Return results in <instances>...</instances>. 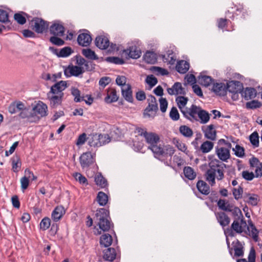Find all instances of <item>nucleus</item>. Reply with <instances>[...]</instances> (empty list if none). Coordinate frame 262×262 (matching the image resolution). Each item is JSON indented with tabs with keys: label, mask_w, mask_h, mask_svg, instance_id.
<instances>
[{
	"label": "nucleus",
	"mask_w": 262,
	"mask_h": 262,
	"mask_svg": "<svg viewBox=\"0 0 262 262\" xmlns=\"http://www.w3.org/2000/svg\"><path fill=\"white\" fill-rule=\"evenodd\" d=\"M67 87V83L66 81H60L53 85L49 92L63 96V91Z\"/></svg>",
	"instance_id": "obj_10"
},
{
	"label": "nucleus",
	"mask_w": 262,
	"mask_h": 262,
	"mask_svg": "<svg viewBox=\"0 0 262 262\" xmlns=\"http://www.w3.org/2000/svg\"><path fill=\"white\" fill-rule=\"evenodd\" d=\"M157 110H151L148 107H146L144 112V116L145 117L153 118L156 114Z\"/></svg>",
	"instance_id": "obj_61"
},
{
	"label": "nucleus",
	"mask_w": 262,
	"mask_h": 262,
	"mask_svg": "<svg viewBox=\"0 0 262 262\" xmlns=\"http://www.w3.org/2000/svg\"><path fill=\"white\" fill-rule=\"evenodd\" d=\"M225 165L218 160H213L209 163V169L206 173V179L209 184L214 186L215 184V177L218 180L224 177V167Z\"/></svg>",
	"instance_id": "obj_2"
},
{
	"label": "nucleus",
	"mask_w": 262,
	"mask_h": 262,
	"mask_svg": "<svg viewBox=\"0 0 262 262\" xmlns=\"http://www.w3.org/2000/svg\"><path fill=\"white\" fill-rule=\"evenodd\" d=\"M50 41L54 45L60 46L64 43V41L57 36H52L50 38Z\"/></svg>",
	"instance_id": "obj_60"
},
{
	"label": "nucleus",
	"mask_w": 262,
	"mask_h": 262,
	"mask_svg": "<svg viewBox=\"0 0 262 262\" xmlns=\"http://www.w3.org/2000/svg\"><path fill=\"white\" fill-rule=\"evenodd\" d=\"M111 82V79L108 77H102L99 81V85L102 86L103 88L105 87L107 84H108Z\"/></svg>",
	"instance_id": "obj_64"
},
{
	"label": "nucleus",
	"mask_w": 262,
	"mask_h": 262,
	"mask_svg": "<svg viewBox=\"0 0 262 262\" xmlns=\"http://www.w3.org/2000/svg\"><path fill=\"white\" fill-rule=\"evenodd\" d=\"M215 153L218 158L223 161H226L230 157V150L224 147H217Z\"/></svg>",
	"instance_id": "obj_14"
},
{
	"label": "nucleus",
	"mask_w": 262,
	"mask_h": 262,
	"mask_svg": "<svg viewBox=\"0 0 262 262\" xmlns=\"http://www.w3.org/2000/svg\"><path fill=\"white\" fill-rule=\"evenodd\" d=\"M246 201L249 204L253 206H256L258 202V196L256 194H247L245 196Z\"/></svg>",
	"instance_id": "obj_40"
},
{
	"label": "nucleus",
	"mask_w": 262,
	"mask_h": 262,
	"mask_svg": "<svg viewBox=\"0 0 262 262\" xmlns=\"http://www.w3.org/2000/svg\"><path fill=\"white\" fill-rule=\"evenodd\" d=\"M210 119V114L206 111L201 108L199 115L198 121L202 124L207 123Z\"/></svg>",
	"instance_id": "obj_33"
},
{
	"label": "nucleus",
	"mask_w": 262,
	"mask_h": 262,
	"mask_svg": "<svg viewBox=\"0 0 262 262\" xmlns=\"http://www.w3.org/2000/svg\"><path fill=\"white\" fill-rule=\"evenodd\" d=\"M217 222L222 227L228 226L230 222L229 217L224 212H217L215 214Z\"/></svg>",
	"instance_id": "obj_19"
},
{
	"label": "nucleus",
	"mask_w": 262,
	"mask_h": 262,
	"mask_svg": "<svg viewBox=\"0 0 262 262\" xmlns=\"http://www.w3.org/2000/svg\"><path fill=\"white\" fill-rule=\"evenodd\" d=\"M96 221L100 229L103 231H108L111 228V223L108 220V212L104 208L96 211Z\"/></svg>",
	"instance_id": "obj_3"
},
{
	"label": "nucleus",
	"mask_w": 262,
	"mask_h": 262,
	"mask_svg": "<svg viewBox=\"0 0 262 262\" xmlns=\"http://www.w3.org/2000/svg\"><path fill=\"white\" fill-rule=\"evenodd\" d=\"M32 110L33 112L36 116L38 115L40 117H42L47 115L48 106L41 101H39Z\"/></svg>",
	"instance_id": "obj_12"
},
{
	"label": "nucleus",
	"mask_w": 262,
	"mask_h": 262,
	"mask_svg": "<svg viewBox=\"0 0 262 262\" xmlns=\"http://www.w3.org/2000/svg\"><path fill=\"white\" fill-rule=\"evenodd\" d=\"M242 95L245 98V99L249 100L255 97V90L253 88H247L243 92Z\"/></svg>",
	"instance_id": "obj_38"
},
{
	"label": "nucleus",
	"mask_w": 262,
	"mask_h": 262,
	"mask_svg": "<svg viewBox=\"0 0 262 262\" xmlns=\"http://www.w3.org/2000/svg\"><path fill=\"white\" fill-rule=\"evenodd\" d=\"M148 144V149L151 150L157 158L160 156H171L174 152V149L170 145L162 147L159 144L160 137L158 134L153 132H149L144 138Z\"/></svg>",
	"instance_id": "obj_1"
},
{
	"label": "nucleus",
	"mask_w": 262,
	"mask_h": 262,
	"mask_svg": "<svg viewBox=\"0 0 262 262\" xmlns=\"http://www.w3.org/2000/svg\"><path fill=\"white\" fill-rule=\"evenodd\" d=\"M251 144L256 147L259 146V136L256 132H253L249 137Z\"/></svg>",
	"instance_id": "obj_48"
},
{
	"label": "nucleus",
	"mask_w": 262,
	"mask_h": 262,
	"mask_svg": "<svg viewBox=\"0 0 262 262\" xmlns=\"http://www.w3.org/2000/svg\"><path fill=\"white\" fill-rule=\"evenodd\" d=\"M72 52V49L70 47H67L60 50L57 55L59 57H66L69 56Z\"/></svg>",
	"instance_id": "obj_50"
},
{
	"label": "nucleus",
	"mask_w": 262,
	"mask_h": 262,
	"mask_svg": "<svg viewBox=\"0 0 262 262\" xmlns=\"http://www.w3.org/2000/svg\"><path fill=\"white\" fill-rule=\"evenodd\" d=\"M77 41L79 45L87 47L91 42L92 37L89 34L83 33L78 35Z\"/></svg>",
	"instance_id": "obj_20"
},
{
	"label": "nucleus",
	"mask_w": 262,
	"mask_h": 262,
	"mask_svg": "<svg viewBox=\"0 0 262 262\" xmlns=\"http://www.w3.org/2000/svg\"><path fill=\"white\" fill-rule=\"evenodd\" d=\"M242 176L247 181H251L255 177L253 172H249L247 170L243 171L242 172Z\"/></svg>",
	"instance_id": "obj_59"
},
{
	"label": "nucleus",
	"mask_w": 262,
	"mask_h": 262,
	"mask_svg": "<svg viewBox=\"0 0 262 262\" xmlns=\"http://www.w3.org/2000/svg\"><path fill=\"white\" fill-rule=\"evenodd\" d=\"M247 223L243 216L242 217L235 220L231 225V229L236 233H242L246 227Z\"/></svg>",
	"instance_id": "obj_6"
},
{
	"label": "nucleus",
	"mask_w": 262,
	"mask_h": 262,
	"mask_svg": "<svg viewBox=\"0 0 262 262\" xmlns=\"http://www.w3.org/2000/svg\"><path fill=\"white\" fill-rule=\"evenodd\" d=\"M148 105L147 107L151 109V110H158V104L156 101V98L153 96H149L148 99Z\"/></svg>",
	"instance_id": "obj_47"
},
{
	"label": "nucleus",
	"mask_w": 262,
	"mask_h": 262,
	"mask_svg": "<svg viewBox=\"0 0 262 262\" xmlns=\"http://www.w3.org/2000/svg\"><path fill=\"white\" fill-rule=\"evenodd\" d=\"M94 154L91 152L83 153L80 157V163L82 168L88 167L91 164L94 163Z\"/></svg>",
	"instance_id": "obj_8"
},
{
	"label": "nucleus",
	"mask_w": 262,
	"mask_h": 262,
	"mask_svg": "<svg viewBox=\"0 0 262 262\" xmlns=\"http://www.w3.org/2000/svg\"><path fill=\"white\" fill-rule=\"evenodd\" d=\"M96 46L100 49H106L110 45L108 38L104 35L97 36L95 40Z\"/></svg>",
	"instance_id": "obj_15"
},
{
	"label": "nucleus",
	"mask_w": 262,
	"mask_h": 262,
	"mask_svg": "<svg viewBox=\"0 0 262 262\" xmlns=\"http://www.w3.org/2000/svg\"><path fill=\"white\" fill-rule=\"evenodd\" d=\"M160 110L162 112H166L167 107L168 103L165 98H161L159 99Z\"/></svg>",
	"instance_id": "obj_63"
},
{
	"label": "nucleus",
	"mask_w": 262,
	"mask_h": 262,
	"mask_svg": "<svg viewBox=\"0 0 262 262\" xmlns=\"http://www.w3.org/2000/svg\"><path fill=\"white\" fill-rule=\"evenodd\" d=\"M239 84V82L231 81L227 84V91H228L230 93H239L240 89L238 88V85Z\"/></svg>",
	"instance_id": "obj_39"
},
{
	"label": "nucleus",
	"mask_w": 262,
	"mask_h": 262,
	"mask_svg": "<svg viewBox=\"0 0 262 262\" xmlns=\"http://www.w3.org/2000/svg\"><path fill=\"white\" fill-rule=\"evenodd\" d=\"M188 100V98L184 96H178L176 99V101L177 103L178 106L182 114L183 112H185L186 111L185 106H186Z\"/></svg>",
	"instance_id": "obj_31"
},
{
	"label": "nucleus",
	"mask_w": 262,
	"mask_h": 262,
	"mask_svg": "<svg viewBox=\"0 0 262 262\" xmlns=\"http://www.w3.org/2000/svg\"><path fill=\"white\" fill-rule=\"evenodd\" d=\"M116 83L122 87H124L125 85H127L126 78L124 76H118L116 79Z\"/></svg>",
	"instance_id": "obj_62"
},
{
	"label": "nucleus",
	"mask_w": 262,
	"mask_h": 262,
	"mask_svg": "<svg viewBox=\"0 0 262 262\" xmlns=\"http://www.w3.org/2000/svg\"><path fill=\"white\" fill-rule=\"evenodd\" d=\"M118 97L117 95L116 91L113 88H110L107 90V96L105 98V102L107 103H112L116 102L118 100Z\"/></svg>",
	"instance_id": "obj_25"
},
{
	"label": "nucleus",
	"mask_w": 262,
	"mask_h": 262,
	"mask_svg": "<svg viewBox=\"0 0 262 262\" xmlns=\"http://www.w3.org/2000/svg\"><path fill=\"white\" fill-rule=\"evenodd\" d=\"M51 225L50 219L48 217H44L40 223V228L43 230L48 229Z\"/></svg>",
	"instance_id": "obj_54"
},
{
	"label": "nucleus",
	"mask_w": 262,
	"mask_h": 262,
	"mask_svg": "<svg viewBox=\"0 0 262 262\" xmlns=\"http://www.w3.org/2000/svg\"><path fill=\"white\" fill-rule=\"evenodd\" d=\"M112 237L108 234L102 235L100 239V243L101 246L105 247H109L112 243Z\"/></svg>",
	"instance_id": "obj_35"
},
{
	"label": "nucleus",
	"mask_w": 262,
	"mask_h": 262,
	"mask_svg": "<svg viewBox=\"0 0 262 262\" xmlns=\"http://www.w3.org/2000/svg\"><path fill=\"white\" fill-rule=\"evenodd\" d=\"M248 222V226L247 227V230L249 232V235L255 242H257L258 241L259 231L251 220H249Z\"/></svg>",
	"instance_id": "obj_21"
},
{
	"label": "nucleus",
	"mask_w": 262,
	"mask_h": 262,
	"mask_svg": "<svg viewBox=\"0 0 262 262\" xmlns=\"http://www.w3.org/2000/svg\"><path fill=\"white\" fill-rule=\"evenodd\" d=\"M189 69V63L185 60L178 62L176 66L177 71L182 74L186 73Z\"/></svg>",
	"instance_id": "obj_29"
},
{
	"label": "nucleus",
	"mask_w": 262,
	"mask_h": 262,
	"mask_svg": "<svg viewBox=\"0 0 262 262\" xmlns=\"http://www.w3.org/2000/svg\"><path fill=\"white\" fill-rule=\"evenodd\" d=\"M212 90L219 95L224 96L227 92V86L222 82L213 83Z\"/></svg>",
	"instance_id": "obj_18"
},
{
	"label": "nucleus",
	"mask_w": 262,
	"mask_h": 262,
	"mask_svg": "<svg viewBox=\"0 0 262 262\" xmlns=\"http://www.w3.org/2000/svg\"><path fill=\"white\" fill-rule=\"evenodd\" d=\"M25 14V13H23ZM14 19L19 24L24 25L26 22V19L25 17L23 15V12L17 13L14 14Z\"/></svg>",
	"instance_id": "obj_53"
},
{
	"label": "nucleus",
	"mask_w": 262,
	"mask_h": 262,
	"mask_svg": "<svg viewBox=\"0 0 262 262\" xmlns=\"http://www.w3.org/2000/svg\"><path fill=\"white\" fill-rule=\"evenodd\" d=\"M232 192L234 199L236 200H238L242 196L243 189L241 186H238L237 188H233Z\"/></svg>",
	"instance_id": "obj_57"
},
{
	"label": "nucleus",
	"mask_w": 262,
	"mask_h": 262,
	"mask_svg": "<svg viewBox=\"0 0 262 262\" xmlns=\"http://www.w3.org/2000/svg\"><path fill=\"white\" fill-rule=\"evenodd\" d=\"M196 187L199 192L204 195H208L210 192L209 185L203 181H199L196 184Z\"/></svg>",
	"instance_id": "obj_27"
},
{
	"label": "nucleus",
	"mask_w": 262,
	"mask_h": 262,
	"mask_svg": "<svg viewBox=\"0 0 262 262\" xmlns=\"http://www.w3.org/2000/svg\"><path fill=\"white\" fill-rule=\"evenodd\" d=\"M180 133L185 137H191L193 135L192 129L186 125H181L179 128Z\"/></svg>",
	"instance_id": "obj_43"
},
{
	"label": "nucleus",
	"mask_w": 262,
	"mask_h": 262,
	"mask_svg": "<svg viewBox=\"0 0 262 262\" xmlns=\"http://www.w3.org/2000/svg\"><path fill=\"white\" fill-rule=\"evenodd\" d=\"M97 200L100 206H105L108 201L107 195L103 192H99L97 196Z\"/></svg>",
	"instance_id": "obj_45"
},
{
	"label": "nucleus",
	"mask_w": 262,
	"mask_h": 262,
	"mask_svg": "<svg viewBox=\"0 0 262 262\" xmlns=\"http://www.w3.org/2000/svg\"><path fill=\"white\" fill-rule=\"evenodd\" d=\"M95 182L96 185L100 186L101 188H104L107 185L106 180L100 173L96 175Z\"/></svg>",
	"instance_id": "obj_41"
},
{
	"label": "nucleus",
	"mask_w": 262,
	"mask_h": 262,
	"mask_svg": "<svg viewBox=\"0 0 262 262\" xmlns=\"http://www.w3.org/2000/svg\"><path fill=\"white\" fill-rule=\"evenodd\" d=\"M33 30L38 33H42L48 28V23L41 18H35L31 22Z\"/></svg>",
	"instance_id": "obj_5"
},
{
	"label": "nucleus",
	"mask_w": 262,
	"mask_h": 262,
	"mask_svg": "<svg viewBox=\"0 0 262 262\" xmlns=\"http://www.w3.org/2000/svg\"><path fill=\"white\" fill-rule=\"evenodd\" d=\"M65 213V210L61 206L56 207L52 213V218L55 222L58 221Z\"/></svg>",
	"instance_id": "obj_22"
},
{
	"label": "nucleus",
	"mask_w": 262,
	"mask_h": 262,
	"mask_svg": "<svg viewBox=\"0 0 262 262\" xmlns=\"http://www.w3.org/2000/svg\"><path fill=\"white\" fill-rule=\"evenodd\" d=\"M176 59V54L172 50H168L166 54L163 56V61L171 65L175 63Z\"/></svg>",
	"instance_id": "obj_26"
},
{
	"label": "nucleus",
	"mask_w": 262,
	"mask_h": 262,
	"mask_svg": "<svg viewBox=\"0 0 262 262\" xmlns=\"http://www.w3.org/2000/svg\"><path fill=\"white\" fill-rule=\"evenodd\" d=\"M183 172L185 177L190 180H194L196 177V173L191 167H185Z\"/></svg>",
	"instance_id": "obj_37"
},
{
	"label": "nucleus",
	"mask_w": 262,
	"mask_h": 262,
	"mask_svg": "<svg viewBox=\"0 0 262 262\" xmlns=\"http://www.w3.org/2000/svg\"><path fill=\"white\" fill-rule=\"evenodd\" d=\"M201 107L192 104L189 108H186V111L183 112V115L191 121H198V115Z\"/></svg>",
	"instance_id": "obj_4"
},
{
	"label": "nucleus",
	"mask_w": 262,
	"mask_h": 262,
	"mask_svg": "<svg viewBox=\"0 0 262 262\" xmlns=\"http://www.w3.org/2000/svg\"><path fill=\"white\" fill-rule=\"evenodd\" d=\"M98 136H99L100 146L109 143L111 141L110 136L107 134H98Z\"/></svg>",
	"instance_id": "obj_55"
},
{
	"label": "nucleus",
	"mask_w": 262,
	"mask_h": 262,
	"mask_svg": "<svg viewBox=\"0 0 262 262\" xmlns=\"http://www.w3.org/2000/svg\"><path fill=\"white\" fill-rule=\"evenodd\" d=\"M82 54L86 58L90 60H97L98 59V56L95 52L91 49L86 48L82 50Z\"/></svg>",
	"instance_id": "obj_34"
},
{
	"label": "nucleus",
	"mask_w": 262,
	"mask_h": 262,
	"mask_svg": "<svg viewBox=\"0 0 262 262\" xmlns=\"http://www.w3.org/2000/svg\"><path fill=\"white\" fill-rule=\"evenodd\" d=\"M121 92L123 97L126 101L129 102H133V98L132 96V91L131 86L129 84H127V85H125L124 87H122Z\"/></svg>",
	"instance_id": "obj_23"
},
{
	"label": "nucleus",
	"mask_w": 262,
	"mask_h": 262,
	"mask_svg": "<svg viewBox=\"0 0 262 262\" xmlns=\"http://www.w3.org/2000/svg\"><path fill=\"white\" fill-rule=\"evenodd\" d=\"M169 94L172 95H184L185 94V90L180 82H176L172 88L167 89Z\"/></svg>",
	"instance_id": "obj_16"
},
{
	"label": "nucleus",
	"mask_w": 262,
	"mask_h": 262,
	"mask_svg": "<svg viewBox=\"0 0 262 262\" xmlns=\"http://www.w3.org/2000/svg\"><path fill=\"white\" fill-rule=\"evenodd\" d=\"M198 82L204 86L207 87L213 83L214 80L209 76L200 75L198 77Z\"/></svg>",
	"instance_id": "obj_28"
},
{
	"label": "nucleus",
	"mask_w": 262,
	"mask_h": 262,
	"mask_svg": "<svg viewBox=\"0 0 262 262\" xmlns=\"http://www.w3.org/2000/svg\"><path fill=\"white\" fill-rule=\"evenodd\" d=\"M73 177L77 181H79L80 183L83 184H88L86 178L83 176L81 173L78 172L74 173H73Z\"/></svg>",
	"instance_id": "obj_58"
},
{
	"label": "nucleus",
	"mask_w": 262,
	"mask_h": 262,
	"mask_svg": "<svg viewBox=\"0 0 262 262\" xmlns=\"http://www.w3.org/2000/svg\"><path fill=\"white\" fill-rule=\"evenodd\" d=\"M12 169L14 172H17L20 168L21 162L19 157L15 155L11 158Z\"/></svg>",
	"instance_id": "obj_42"
},
{
	"label": "nucleus",
	"mask_w": 262,
	"mask_h": 262,
	"mask_svg": "<svg viewBox=\"0 0 262 262\" xmlns=\"http://www.w3.org/2000/svg\"><path fill=\"white\" fill-rule=\"evenodd\" d=\"M50 33L57 36H62L64 33V28L59 24L55 23L50 28Z\"/></svg>",
	"instance_id": "obj_17"
},
{
	"label": "nucleus",
	"mask_w": 262,
	"mask_h": 262,
	"mask_svg": "<svg viewBox=\"0 0 262 262\" xmlns=\"http://www.w3.org/2000/svg\"><path fill=\"white\" fill-rule=\"evenodd\" d=\"M232 150L234 151V154L236 156L242 158L245 156V150L243 147L239 145H236L235 148H233Z\"/></svg>",
	"instance_id": "obj_52"
},
{
	"label": "nucleus",
	"mask_w": 262,
	"mask_h": 262,
	"mask_svg": "<svg viewBox=\"0 0 262 262\" xmlns=\"http://www.w3.org/2000/svg\"><path fill=\"white\" fill-rule=\"evenodd\" d=\"M237 262H255V251L253 248L250 249L248 261L246 259H241L237 260Z\"/></svg>",
	"instance_id": "obj_49"
},
{
	"label": "nucleus",
	"mask_w": 262,
	"mask_h": 262,
	"mask_svg": "<svg viewBox=\"0 0 262 262\" xmlns=\"http://www.w3.org/2000/svg\"><path fill=\"white\" fill-rule=\"evenodd\" d=\"M84 70L83 67L77 66H69L64 70V75L69 77L72 76H78L84 72Z\"/></svg>",
	"instance_id": "obj_7"
},
{
	"label": "nucleus",
	"mask_w": 262,
	"mask_h": 262,
	"mask_svg": "<svg viewBox=\"0 0 262 262\" xmlns=\"http://www.w3.org/2000/svg\"><path fill=\"white\" fill-rule=\"evenodd\" d=\"M99 136L98 134L90 135L88 137V144L92 147L100 146Z\"/></svg>",
	"instance_id": "obj_32"
},
{
	"label": "nucleus",
	"mask_w": 262,
	"mask_h": 262,
	"mask_svg": "<svg viewBox=\"0 0 262 262\" xmlns=\"http://www.w3.org/2000/svg\"><path fill=\"white\" fill-rule=\"evenodd\" d=\"M63 96L48 92L47 98L50 101V105L52 107H57L61 104Z\"/></svg>",
	"instance_id": "obj_11"
},
{
	"label": "nucleus",
	"mask_w": 262,
	"mask_h": 262,
	"mask_svg": "<svg viewBox=\"0 0 262 262\" xmlns=\"http://www.w3.org/2000/svg\"><path fill=\"white\" fill-rule=\"evenodd\" d=\"M202 130L204 134L205 138L211 140H215L216 133L214 126L213 124L203 126L202 127Z\"/></svg>",
	"instance_id": "obj_13"
},
{
	"label": "nucleus",
	"mask_w": 262,
	"mask_h": 262,
	"mask_svg": "<svg viewBox=\"0 0 262 262\" xmlns=\"http://www.w3.org/2000/svg\"><path fill=\"white\" fill-rule=\"evenodd\" d=\"M234 245V255L236 256H241L244 254L243 251V247L242 245L239 242V241H236L235 243L233 242Z\"/></svg>",
	"instance_id": "obj_44"
},
{
	"label": "nucleus",
	"mask_w": 262,
	"mask_h": 262,
	"mask_svg": "<svg viewBox=\"0 0 262 262\" xmlns=\"http://www.w3.org/2000/svg\"><path fill=\"white\" fill-rule=\"evenodd\" d=\"M71 93L74 96V101L75 102H80L83 100V97H80V92L77 89L75 88H72Z\"/></svg>",
	"instance_id": "obj_51"
},
{
	"label": "nucleus",
	"mask_w": 262,
	"mask_h": 262,
	"mask_svg": "<svg viewBox=\"0 0 262 262\" xmlns=\"http://www.w3.org/2000/svg\"><path fill=\"white\" fill-rule=\"evenodd\" d=\"M213 145L212 142L206 141L202 144L200 149L203 153H207L213 148Z\"/></svg>",
	"instance_id": "obj_46"
},
{
	"label": "nucleus",
	"mask_w": 262,
	"mask_h": 262,
	"mask_svg": "<svg viewBox=\"0 0 262 262\" xmlns=\"http://www.w3.org/2000/svg\"><path fill=\"white\" fill-rule=\"evenodd\" d=\"M19 116L21 118L27 119L28 121L33 122L38 121L39 117L33 112V110L30 108H25L19 113Z\"/></svg>",
	"instance_id": "obj_9"
},
{
	"label": "nucleus",
	"mask_w": 262,
	"mask_h": 262,
	"mask_svg": "<svg viewBox=\"0 0 262 262\" xmlns=\"http://www.w3.org/2000/svg\"><path fill=\"white\" fill-rule=\"evenodd\" d=\"M143 58L146 62L150 64H154L157 60V54L155 52L151 51L146 52Z\"/></svg>",
	"instance_id": "obj_30"
},
{
	"label": "nucleus",
	"mask_w": 262,
	"mask_h": 262,
	"mask_svg": "<svg viewBox=\"0 0 262 262\" xmlns=\"http://www.w3.org/2000/svg\"><path fill=\"white\" fill-rule=\"evenodd\" d=\"M169 116L170 118L173 121H177L179 119V113L176 107H172L169 113Z\"/></svg>",
	"instance_id": "obj_56"
},
{
	"label": "nucleus",
	"mask_w": 262,
	"mask_h": 262,
	"mask_svg": "<svg viewBox=\"0 0 262 262\" xmlns=\"http://www.w3.org/2000/svg\"><path fill=\"white\" fill-rule=\"evenodd\" d=\"M116 256V253L114 248H109L104 252L103 258L106 260L113 261Z\"/></svg>",
	"instance_id": "obj_36"
},
{
	"label": "nucleus",
	"mask_w": 262,
	"mask_h": 262,
	"mask_svg": "<svg viewBox=\"0 0 262 262\" xmlns=\"http://www.w3.org/2000/svg\"><path fill=\"white\" fill-rule=\"evenodd\" d=\"M125 53L128 55L129 58L137 59L141 56V51L136 46L130 47L128 49L125 51Z\"/></svg>",
	"instance_id": "obj_24"
}]
</instances>
